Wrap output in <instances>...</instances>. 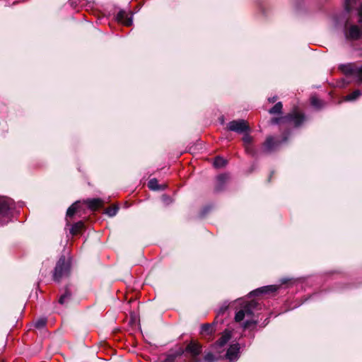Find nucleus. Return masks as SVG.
<instances>
[{
  "mask_svg": "<svg viewBox=\"0 0 362 362\" xmlns=\"http://www.w3.org/2000/svg\"><path fill=\"white\" fill-rule=\"evenodd\" d=\"M116 18L119 23L126 26H130L132 24V18L124 11H119L117 14Z\"/></svg>",
  "mask_w": 362,
  "mask_h": 362,
  "instance_id": "obj_8",
  "label": "nucleus"
},
{
  "mask_svg": "<svg viewBox=\"0 0 362 362\" xmlns=\"http://www.w3.org/2000/svg\"><path fill=\"white\" fill-rule=\"evenodd\" d=\"M358 15L360 17V21L362 22V4H361L359 8H358Z\"/></svg>",
  "mask_w": 362,
  "mask_h": 362,
  "instance_id": "obj_28",
  "label": "nucleus"
},
{
  "mask_svg": "<svg viewBox=\"0 0 362 362\" xmlns=\"http://www.w3.org/2000/svg\"><path fill=\"white\" fill-rule=\"evenodd\" d=\"M12 201L6 197H0V225L7 223L11 218Z\"/></svg>",
  "mask_w": 362,
  "mask_h": 362,
  "instance_id": "obj_2",
  "label": "nucleus"
},
{
  "mask_svg": "<svg viewBox=\"0 0 362 362\" xmlns=\"http://www.w3.org/2000/svg\"><path fill=\"white\" fill-rule=\"evenodd\" d=\"M185 351L192 356H195L199 355L202 351V346L197 341H192L185 349Z\"/></svg>",
  "mask_w": 362,
  "mask_h": 362,
  "instance_id": "obj_10",
  "label": "nucleus"
},
{
  "mask_svg": "<svg viewBox=\"0 0 362 362\" xmlns=\"http://www.w3.org/2000/svg\"><path fill=\"white\" fill-rule=\"evenodd\" d=\"M346 36L351 40H357L362 37V31L357 25H351L346 32Z\"/></svg>",
  "mask_w": 362,
  "mask_h": 362,
  "instance_id": "obj_9",
  "label": "nucleus"
},
{
  "mask_svg": "<svg viewBox=\"0 0 362 362\" xmlns=\"http://www.w3.org/2000/svg\"><path fill=\"white\" fill-rule=\"evenodd\" d=\"M227 163V160L221 157H216L214 161V165L215 168H219L224 167Z\"/></svg>",
  "mask_w": 362,
  "mask_h": 362,
  "instance_id": "obj_19",
  "label": "nucleus"
},
{
  "mask_svg": "<svg viewBox=\"0 0 362 362\" xmlns=\"http://www.w3.org/2000/svg\"><path fill=\"white\" fill-rule=\"evenodd\" d=\"M183 352H184L183 349L180 348V351H179V352H178V354H179V355H181L182 354H183Z\"/></svg>",
  "mask_w": 362,
  "mask_h": 362,
  "instance_id": "obj_30",
  "label": "nucleus"
},
{
  "mask_svg": "<svg viewBox=\"0 0 362 362\" xmlns=\"http://www.w3.org/2000/svg\"><path fill=\"white\" fill-rule=\"evenodd\" d=\"M243 143L245 145V151L248 153H252V149L251 148V144H252V138L249 134H246L244 135V136L243 138Z\"/></svg>",
  "mask_w": 362,
  "mask_h": 362,
  "instance_id": "obj_13",
  "label": "nucleus"
},
{
  "mask_svg": "<svg viewBox=\"0 0 362 362\" xmlns=\"http://www.w3.org/2000/svg\"><path fill=\"white\" fill-rule=\"evenodd\" d=\"M47 320L45 318H40L35 322V327L39 329L42 328L45 326Z\"/></svg>",
  "mask_w": 362,
  "mask_h": 362,
  "instance_id": "obj_24",
  "label": "nucleus"
},
{
  "mask_svg": "<svg viewBox=\"0 0 362 362\" xmlns=\"http://www.w3.org/2000/svg\"><path fill=\"white\" fill-rule=\"evenodd\" d=\"M255 324H256V321L247 320L244 323V328H245V329L249 328L251 325H255Z\"/></svg>",
  "mask_w": 362,
  "mask_h": 362,
  "instance_id": "obj_26",
  "label": "nucleus"
},
{
  "mask_svg": "<svg viewBox=\"0 0 362 362\" xmlns=\"http://www.w3.org/2000/svg\"><path fill=\"white\" fill-rule=\"evenodd\" d=\"M227 179V175H220L217 177V180L220 183H223Z\"/></svg>",
  "mask_w": 362,
  "mask_h": 362,
  "instance_id": "obj_27",
  "label": "nucleus"
},
{
  "mask_svg": "<svg viewBox=\"0 0 362 362\" xmlns=\"http://www.w3.org/2000/svg\"><path fill=\"white\" fill-rule=\"evenodd\" d=\"M86 204L91 211H96L103 206L104 202L101 199H90L85 201Z\"/></svg>",
  "mask_w": 362,
  "mask_h": 362,
  "instance_id": "obj_11",
  "label": "nucleus"
},
{
  "mask_svg": "<svg viewBox=\"0 0 362 362\" xmlns=\"http://www.w3.org/2000/svg\"><path fill=\"white\" fill-rule=\"evenodd\" d=\"M305 120L303 113L295 108L292 112L284 117L272 118L271 123L272 124H293L295 127H299Z\"/></svg>",
  "mask_w": 362,
  "mask_h": 362,
  "instance_id": "obj_1",
  "label": "nucleus"
},
{
  "mask_svg": "<svg viewBox=\"0 0 362 362\" xmlns=\"http://www.w3.org/2000/svg\"><path fill=\"white\" fill-rule=\"evenodd\" d=\"M283 109V105L281 102L277 103L272 108L269 110L272 115L281 114Z\"/></svg>",
  "mask_w": 362,
  "mask_h": 362,
  "instance_id": "obj_18",
  "label": "nucleus"
},
{
  "mask_svg": "<svg viewBox=\"0 0 362 362\" xmlns=\"http://www.w3.org/2000/svg\"><path fill=\"white\" fill-rule=\"evenodd\" d=\"M79 207L78 202H75L66 211V216L68 217H72L76 212L78 211Z\"/></svg>",
  "mask_w": 362,
  "mask_h": 362,
  "instance_id": "obj_16",
  "label": "nucleus"
},
{
  "mask_svg": "<svg viewBox=\"0 0 362 362\" xmlns=\"http://www.w3.org/2000/svg\"><path fill=\"white\" fill-rule=\"evenodd\" d=\"M266 289H267V288H266V287L265 288H262V290H266Z\"/></svg>",
  "mask_w": 362,
  "mask_h": 362,
  "instance_id": "obj_32",
  "label": "nucleus"
},
{
  "mask_svg": "<svg viewBox=\"0 0 362 362\" xmlns=\"http://www.w3.org/2000/svg\"><path fill=\"white\" fill-rule=\"evenodd\" d=\"M276 99H277L276 97H273V98H269L268 100L269 103H274L276 100Z\"/></svg>",
  "mask_w": 362,
  "mask_h": 362,
  "instance_id": "obj_29",
  "label": "nucleus"
},
{
  "mask_svg": "<svg viewBox=\"0 0 362 362\" xmlns=\"http://www.w3.org/2000/svg\"><path fill=\"white\" fill-rule=\"evenodd\" d=\"M70 298L71 293L68 290H66L65 293L60 296L59 299V303L60 304H64L70 299Z\"/></svg>",
  "mask_w": 362,
  "mask_h": 362,
  "instance_id": "obj_21",
  "label": "nucleus"
},
{
  "mask_svg": "<svg viewBox=\"0 0 362 362\" xmlns=\"http://www.w3.org/2000/svg\"><path fill=\"white\" fill-rule=\"evenodd\" d=\"M202 332L211 334L213 333V327L210 324H204L202 326Z\"/></svg>",
  "mask_w": 362,
  "mask_h": 362,
  "instance_id": "obj_23",
  "label": "nucleus"
},
{
  "mask_svg": "<svg viewBox=\"0 0 362 362\" xmlns=\"http://www.w3.org/2000/svg\"><path fill=\"white\" fill-rule=\"evenodd\" d=\"M350 80L349 79H347L346 81H345L344 83H349Z\"/></svg>",
  "mask_w": 362,
  "mask_h": 362,
  "instance_id": "obj_31",
  "label": "nucleus"
},
{
  "mask_svg": "<svg viewBox=\"0 0 362 362\" xmlns=\"http://www.w3.org/2000/svg\"><path fill=\"white\" fill-rule=\"evenodd\" d=\"M69 272V265L66 263L65 257H61L54 269V281H59L60 279L66 275H68Z\"/></svg>",
  "mask_w": 362,
  "mask_h": 362,
  "instance_id": "obj_3",
  "label": "nucleus"
},
{
  "mask_svg": "<svg viewBox=\"0 0 362 362\" xmlns=\"http://www.w3.org/2000/svg\"><path fill=\"white\" fill-rule=\"evenodd\" d=\"M240 347L238 344L230 345L226 354V359L230 361L238 360L240 355Z\"/></svg>",
  "mask_w": 362,
  "mask_h": 362,
  "instance_id": "obj_7",
  "label": "nucleus"
},
{
  "mask_svg": "<svg viewBox=\"0 0 362 362\" xmlns=\"http://www.w3.org/2000/svg\"><path fill=\"white\" fill-rule=\"evenodd\" d=\"M344 74L348 78H357L362 81V66L359 69L355 67L353 64L341 65V75Z\"/></svg>",
  "mask_w": 362,
  "mask_h": 362,
  "instance_id": "obj_4",
  "label": "nucleus"
},
{
  "mask_svg": "<svg viewBox=\"0 0 362 362\" xmlns=\"http://www.w3.org/2000/svg\"><path fill=\"white\" fill-rule=\"evenodd\" d=\"M231 337V334H230V331L228 330H225L221 337L216 341V346H217L218 347H223L224 346L227 342L230 340Z\"/></svg>",
  "mask_w": 362,
  "mask_h": 362,
  "instance_id": "obj_12",
  "label": "nucleus"
},
{
  "mask_svg": "<svg viewBox=\"0 0 362 362\" xmlns=\"http://www.w3.org/2000/svg\"><path fill=\"white\" fill-rule=\"evenodd\" d=\"M255 307V303L251 302L247 304L243 309L239 310L235 316V320L236 322L242 321L245 316L251 317L252 315V308Z\"/></svg>",
  "mask_w": 362,
  "mask_h": 362,
  "instance_id": "obj_6",
  "label": "nucleus"
},
{
  "mask_svg": "<svg viewBox=\"0 0 362 362\" xmlns=\"http://www.w3.org/2000/svg\"><path fill=\"white\" fill-rule=\"evenodd\" d=\"M117 208L116 206L109 207L106 209V213L110 216H115L117 212Z\"/></svg>",
  "mask_w": 362,
  "mask_h": 362,
  "instance_id": "obj_25",
  "label": "nucleus"
},
{
  "mask_svg": "<svg viewBox=\"0 0 362 362\" xmlns=\"http://www.w3.org/2000/svg\"><path fill=\"white\" fill-rule=\"evenodd\" d=\"M228 129L230 131L235 132L238 133H243L249 129V125L245 120H233L228 123Z\"/></svg>",
  "mask_w": 362,
  "mask_h": 362,
  "instance_id": "obj_5",
  "label": "nucleus"
},
{
  "mask_svg": "<svg viewBox=\"0 0 362 362\" xmlns=\"http://www.w3.org/2000/svg\"><path fill=\"white\" fill-rule=\"evenodd\" d=\"M148 187L153 190L159 189V185L156 179H151L148 182Z\"/></svg>",
  "mask_w": 362,
  "mask_h": 362,
  "instance_id": "obj_22",
  "label": "nucleus"
},
{
  "mask_svg": "<svg viewBox=\"0 0 362 362\" xmlns=\"http://www.w3.org/2000/svg\"><path fill=\"white\" fill-rule=\"evenodd\" d=\"M310 103L316 108H320L324 105L323 102L315 95H313L310 98Z\"/></svg>",
  "mask_w": 362,
  "mask_h": 362,
  "instance_id": "obj_17",
  "label": "nucleus"
},
{
  "mask_svg": "<svg viewBox=\"0 0 362 362\" xmlns=\"http://www.w3.org/2000/svg\"><path fill=\"white\" fill-rule=\"evenodd\" d=\"M277 146V143L274 141L272 137H268L264 143V148L266 151H270Z\"/></svg>",
  "mask_w": 362,
  "mask_h": 362,
  "instance_id": "obj_15",
  "label": "nucleus"
},
{
  "mask_svg": "<svg viewBox=\"0 0 362 362\" xmlns=\"http://www.w3.org/2000/svg\"><path fill=\"white\" fill-rule=\"evenodd\" d=\"M361 95H362V92L361 90H356L355 91H354L353 93L346 95L345 98V100H349V101L354 100Z\"/></svg>",
  "mask_w": 362,
  "mask_h": 362,
  "instance_id": "obj_20",
  "label": "nucleus"
},
{
  "mask_svg": "<svg viewBox=\"0 0 362 362\" xmlns=\"http://www.w3.org/2000/svg\"><path fill=\"white\" fill-rule=\"evenodd\" d=\"M83 228V223L82 221H78L72 226L70 232L74 235H78L81 233Z\"/></svg>",
  "mask_w": 362,
  "mask_h": 362,
  "instance_id": "obj_14",
  "label": "nucleus"
}]
</instances>
